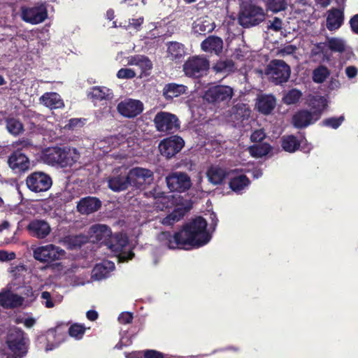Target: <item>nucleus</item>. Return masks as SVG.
<instances>
[{"label": "nucleus", "mask_w": 358, "mask_h": 358, "mask_svg": "<svg viewBox=\"0 0 358 358\" xmlns=\"http://www.w3.org/2000/svg\"><path fill=\"white\" fill-rule=\"evenodd\" d=\"M234 67V62L231 59L217 61L213 66V69L217 73L231 72Z\"/></svg>", "instance_id": "nucleus-45"}, {"label": "nucleus", "mask_w": 358, "mask_h": 358, "mask_svg": "<svg viewBox=\"0 0 358 358\" xmlns=\"http://www.w3.org/2000/svg\"><path fill=\"white\" fill-rule=\"evenodd\" d=\"M187 87L182 84L171 83L166 84L162 90V95L166 101L173 100V98L186 94Z\"/></svg>", "instance_id": "nucleus-28"}, {"label": "nucleus", "mask_w": 358, "mask_h": 358, "mask_svg": "<svg viewBox=\"0 0 358 358\" xmlns=\"http://www.w3.org/2000/svg\"><path fill=\"white\" fill-rule=\"evenodd\" d=\"M266 137V134L264 129H257L254 131L250 135V140L252 142L258 143L262 141Z\"/></svg>", "instance_id": "nucleus-53"}, {"label": "nucleus", "mask_w": 358, "mask_h": 358, "mask_svg": "<svg viewBox=\"0 0 358 358\" xmlns=\"http://www.w3.org/2000/svg\"><path fill=\"white\" fill-rule=\"evenodd\" d=\"M128 64L138 66L141 70V76L149 75V71L152 69V62L145 55H136L131 56L129 59Z\"/></svg>", "instance_id": "nucleus-30"}, {"label": "nucleus", "mask_w": 358, "mask_h": 358, "mask_svg": "<svg viewBox=\"0 0 358 358\" xmlns=\"http://www.w3.org/2000/svg\"><path fill=\"white\" fill-rule=\"evenodd\" d=\"M48 16L45 8L33 7L23 8L22 10V18L24 22L36 24L43 22Z\"/></svg>", "instance_id": "nucleus-19"}, {"label": "nucleus", "mask_w": 358, "mask_h": 358, "mask_svg": "<svg viewBox=\"0 0 358 358\" xmlns=\"http://www.w3.org/2000/svg\"><path fill=\"white\" fill-rule=\"evenodd\" d=\"M344 120L345 118L343 115H341L339 117H331L323 120L321 124L324 127L336 129L341 125Z\"/></svg>", "instance_id": "nucleus-49"}, {"label": "nucleus", "mask_w": 358, "mask_h": 358, "mask_svg": "<svg viewBox=\"0 0 358 358\" xmlns=\"http://www.w3.org/2000/svg\"><path fill=\"white\" fill-rule=\"evenodd\" d=\"M89 234L91 238H94L96 241L101 242L104 245L112 235L110 228L103 224H94L89 229Z\"/></svg>", "instance_id": "nucleus-23"}, {"label": "nucleus", "mask_w": 358, "mask_h": 358, "mask_svg": "<svg viewBox=\"0 0 358 358\" xmlns=\"http://www.w3.org/2000/svg\"><path fill=\"white\" fill-rule=\"evenodd\" d=\"M282 20L275 17L273 20H269L267 28L274 31H279L282 29Z\"/></svg>", "instance_id": "nucleus-52"}, {"label": "nucleus", "mask_w": 358, "mask_h": 358, "mask_svg": "<svg viewBox=\"0 0 358 358\" xmlns=\"http://www.w3.org/2000/svg\"><path fill=\"white\" fill-rule=\"evenodd\" d=\"M206 227V220L199 216L185 223L174 234L170 231L160 232L157 240L162 246L169 249H185L186 246L199 248L208 243L211 238Z\"/></svg>", "instance_id": "nucleus-1"}, {"label": "nucleus", "mask_w": 358, "mask_h": 358, "mask_svg": "<svg viewBox=\"0 0 358 358\" xmlns=\"http://www.w3.org/2000/svg\"><path fill=\"white\" fill-rule=\"evenodd\" d=\"M329 76V69L324 65H320L313 71L312 79L314 83L321 84L324 83Z\"/></svg>", "instance_id": "nucleus-39"}, {"label": "nucleus", "mask_w": 358, "mask_h": 358, "mask_svg": "<svg viewBox=\"0 0 358 358\" xmlns=\"http://www.w3.org/2000/svg\"><path fill=\"white\" fill-rule=\"evenodd\" d=\"M29 234L38 239L46 238L51 231L49 223L43 220L34 219L27 226Z\"/></svg>", "instance_id": "nucleus-17"}, {"label": "nucleus", "mask_w": 358, "mask_h": 358, "mask_svg": "<svg viewBox=\"0 0 358 358\" xmlns=\"http://www.w3.org/2000/svg\"><path fill=\"white\" fill-rule=\"evenodd\" d=\"M227 176V171L218 166H210L207 171L209 182L215 185H221Z\"/></svg>", "instance_id": "nucleus-34"}, {"label": "nucleus", "mask_w": 358, "mask_h": 358, "mask_svg": "<svg viewBox=\"0 0 358 358\" xmlns=\"http://www.w3.org/2000/svg\"><path fill=\"white\" fill-rule=\"evenodd\" d=\"M358 69L354 66H349L345 69V73L349 78H354L357 76Z\"/></svg>", "instance_id": "nucleus-61"}, {"label": "nucleus", "mask_w": 358, "mask_h": 358, "mask_svg": "<svg viewBox=\"0 0 358 358\" xmlns=\"http://www.w3.org/2000/svg\"><path fill=\"white\" fill-rule=\"evenodd\" d=\"M87 237L83 234L68 235L64 237V243L69 249L80 248L83 244L87 243Z\"/></svg>", "instance_id": "nucleus-38"}, {"label": "nucleus", "mask_w": 358, "mask_h": 358, "mask_svg": "<svg viewBox=\"0 0 358 358\" xmlns=\"http://www.w3.org/2000/svg\"><path fill=\"white\" fill-rule=\"evenodd\" d=\"M133 314L130 312L122 313L118 317V321L122 324H127L132 322Z\"/></svg>", "instance_id": "nucleus-54"}, {"label": "nucleus", "mask_w": 358, "mask_h": 358, "mask_svg": "<svg viewBox=\"0 0 358 358\" xmlns=\"http://www.w3.org/2000/svg\"><path fill=\"white\" fill-rule=\"evenodd\" d=\"M250 183V180L245 175H239L233 177L229 182V186L232 191L235 192H240Z\"/></svg>", "instance_id": "nucleus-37"}, {"label": "nucleus", "mask_w": 358, "mask_h": 358, "mask_svg": "<svg viewBox=\"0 0 358 358\" xmlns=\"http://www.w3.org/2000/svg\"><path fill=\"white\" fill-rule=\"evenodd\" d=\"M24 297L12 292L10 289L0 292V306L6 308H19L23 305Z\"/></svg>", "instance_id": "nucleus-20"}, {"label": "nucleus", "mask_w": 358, "mask_h": 358, "mask_svg": "<svg viewBox=\"0 0 358 358\" xmlns=\"http://www.w3.org/2000/svg\"><path fill=\"white\" fill-rule=\"evenodd\" d=\"M185 211L181 208H176L174 210L164 217L162 224L166 226H171L183 217Z\"/></svg>", "instance_id": "nucleus-41"}, {"label": "nucleus", "mask_w": 358, "mask_h": 358, "mask_svg": "<svg viewBox=\"0 0 358 358\" xmlns=\"http://www.w3.org/2000/svg\"><path fill=\"white\" fill-rule=\"evenodd\" d=\"M81 124V120L78 118H71L69 120L66 127L69 129H74L76 127L79 126Z\"/></svg>", "instance_id": "nucleus-62"}, {"label": "nucleus", "mask_w": 358, "mask_h": 358, "mask_svg": "<svg viewBox=\"0 0 358 358\" xmlns=\"http://www.w3.org/2000/svg\"><path fill=\"white\" fill-rule=\"evenodd\" d=\"M209 66V61L206 58L193 56L185 62L182 69L186 76L199 78L207 73Z\"/></svg>", "instance_id": "nucleus-7"}, {"label": "nucleus", "mask_w": 358, "mask_h": 358, "mask_svg": "<svg viewBox=\"0 0 358 358\" xmlns=\"http://www.w3.org/2000/svg\"><path fill=\"white\" fill-rule=\"evenodd\" d=\"M41 103L52 110L64 107L61 96L57 92H45L39 99Z\"/></svg>", "instance_id": "nucleus-27"}, {"label": "nucleus", "mask_w": 358, "mask_h": 358, "mask_svg": "<svg viewBox=\"0 0 358 358\" xmlns=\"http://www.w3.org/2000/svg\"><path fill=\"white\" fill-rule=\"evenodd\" d=\"M131 186L136 189H142L145 183L153 180V172L142 167H134L128 171Z\"/></svg>", "instance_id": "nucleus-14"}, {"label": "nucleus", "mask_w": 358, "mask_h": 358, "mask_svg": "<svg viewBox=\"0 0 358 358\" xmlns=\"http://www.w3.org/2000/svg\"><path fill=\"white\" fill-rule=\"evenodd\" d=\"M42 157L48 164L66 168L71 167L78 162L80 153L76 148L69 147H50L43 151Z\"/></svg>", "instance_id": "nucleus-2"}, {"label": "nucleus", "mask_w": 358, "mask_h": 358, "mask_svg": "<svg viewBox=\"0 0 358 358\" xmlns=\"http://www.w3.org/2000/svg\"><path fill=\"white\" fill-rule=\"evenodd\" d=\"M264 20V13L262 8L250 5L239 15L238 22L244 28L259 24Z\"/></svg>", "instance_id": "nucleus-9"}, {"label": "nucleus", "mask_w": 358, "mask_h": 358, "mask_svg": "<svg viewBox=\"0 0 358 358\" xmlns=\"http://www.w3.org/2000/svg\"><path fill=\"white\" fill-rule=\"evenodd\" d=\"M129 240L126 234L122 233H116L111 235L106 245L113 252L118 255L120 258L131 259L134 256L133 252L130 251L128 255H122V252L124 248L128 245Z\"/></svg>", "instance_id": "nucleus-15"}, {"label": "nucleus", "mask_w": 358, "mask_h": 358, "mask_svg": "<svg viewBox=\"0 0 358 358\" xmlns=\"http://www.w3.org/2000/svg\"><path fill=\"white\" fill-rule=\"evenodd\" d=\"M25 182L27 188L34 193L47 192L52 185L51 176L43 171H34L30 173Z\"/></svg>", "instance_id": "nucleus-8"}, {"label": "nucleus", "mask_w": 358, "mask_h": 358, "mask_svg": "<svg viewBox=\"0 0 358 358\" xmlns=\"http://www.w3.org/2000/svg\"><path fill=\"white\" fill-rule=\"evenodd\" d=\"M276 104L275 98L273 95H262L258 97L256 103L258 111L264 115L270 114Z\"/></svg>", "instance_id": "nucleus-31"}, {"label": "nucleus", "mask_w": 358, "mask_h": 358, "mask_svg": "<svg viewBox=\"0 0 358 358\" xmlns=\"http://www.w3.org/2000/svg\"><path fill=\"white\" fill-rule=\"evenodd\" d=\"M64 254V250L59 249V247L52 244H49L35 249L34 257L41 262L50 263L59 259Z\"/></svg>", "instance_id": "nucleus-13"}, {"label": "nucleus", "mask_w": 358, "mask_h": 358, "mask_svg": "<svg viewBox=\"0 0 358 358\" xmlns=\"http://www.w3.org/2000/svg\"><path fill=\"white\" fill-rule=\"evenodd\" d=\"M29 340L24 332L18 327L11 328L6 336L8 349L16 357L21 358L27 352Z\"/></svg>", "instance_id": "nucleus-3"}, {"label": "nucleus", "mask_w": 358, "mask_h": 358, "mask_svg": "<svg viewBox=\"0 0 358 358\" xmlns=\"http://www.w3.org/2000/svg\"><path fill=\"white\" fill-rule=\"evenodd\" d=\"M308 105L312 110L316 120H320L322 113L327 106V100L323 96H311L308 99Z\"/></svg>", "instance_id": "nucleus-26"}, {"label": "nucleus", "mask_w": 358, "mask_h": 358, "mask_svg": "<svg viewBox=\"0 0 358 358\" xmlns=\"http://www.w3.org/2000/svg\"><path fill=\"white\" fill-rule=\"evenodd\" d=\"M215 27V23L208 18L197 20L193 25L194 31L201 35L211 32Z\"/></svg>", "instance_id": "nucleus-35"}, {"label": "nucleus", "mask_w": 358, "mask_h": 358, "mask_svg": "<svg viewBox=\"0 0 358 358\" xmlns=\"http://www.w3.org/2000/svg\"><path fill=\"white\" fill-rule=\"evenodd\" d=\"M250 115V110L245 109L242 107L236 108V113H235V118L241 122L243 121Z\"/></svg>", "instance_id": "nucleus-55"}, {"label": "nucleus", "mask_w": 358, "mask_h": 358, "mask_svg": "<svg viewBox=\"0 0 358 358\" xmlns=\"http://www.w3.org/2000/svg\"><path fill=\"white\" fill-rule=\"evenodd\" d=\"M327 46L332 52H343L345 50L343 41L338 38H329Z\"/></svg>", "instance_id": "nucleus-48"}, {"label": "nucleus", "mask_w": 358, "mask_h": 358, "mask_svg": "<svg viewBox=\"0 0 358 358\" xmlns=\"http://www.w3.org/2000/svg\"><path fill=\"white\" fill-rule=\"evenodd\" d=\"M115 268V265L111 262L97 264L92 269V278L96 280H101L109 276L111 271Z\"/></svg>", "instance_id": "nucleus-32"}, {"label": "nucleus", "mask_w": 358, "mask_h": 358, "mask_svg": "<svg viewBox=\"0 0 358 358\" xmlns=\"http://www.w3.org/2000/svg\"><path fill=\"white\" fill-rule=\"evenodd\" d=\"M168 188L171 192H185L192 185L189 176L184 172H172L166 177Z\"/></svg>", "instance_id": "nucleus-11"}, {"label": "nucleus", "mask_w": 358, "mask_h": 358, "mask_svg": "<svg viewBox=\"0 0 358 358\" xmlns=\"http://www.w3.org/2000/svg\"><path fill=\"white\" fill-rule=\"evenodd\" d=\"M184 145L185 141L182 138L178 135H173L162 140L158 148L162 156L170 159L178 154Z\"/></svg>", "instance_id": "nucleus-10"}, {"label": "nucleus", "mask_w": 358, "mask_h": 358, "mask_svg": "<svg viewBox=\"0 0 358 358\" xmlns=\"http://www.w3.org/2000/svg\"><path fill=\"white\" fill-rule=\"evenodd\" d=\"M249 149L252 157H262L269 153L271 150V147L268 143H262L252 145Z\"/></svg>", "instance_id": "nucleus-43"}, {"label": "nucleus", "mask_w": 358, "mask_h": 358, "mask_svg": "<svg viewBox=\"0 0 358 358\" xmlns=\"http://www.w3.org/2000/svg\"><path fill=\"white\" fill-rule=\"evenodd\" d=\"M203 51L219 55L223 50V41L220 37L209 36L201 43Z\"/></svg>", "instance_id": "nucleus-24"}, {"label": "nucleus", "mask_w": 358, "mask_h": 358, "mask_svg": "<svg viewBox=\"0 0 358 358\" xmlns=\"http://www.w3.org/2000/svg\"><path fill=\"white\" fill-rule=\"evenodd\" d=\"M6 123L8 131L13 136H18L24 131L23 124L16 118H8Z\"/></svg>", "instance_id": "nucleus-40"}, {"label": "nucleus", "mask_w": 358, "mask_h": 358, "mask_svg": "<svg viewBox=\"0 0 358 358\" xmlns=\"http://www.w3.org/2000/svg\"><path fill=\"white\" fill-rule=\"evenodd\" d=\"M301 143L295 136L287 135L282 138L281 146L285 151L292 153L300 148Z\"/></svg>", "instance_id": "nucleus-36"}, {"label": "nucleus", "mask_w": 358, "mask_h": 358, "mask_svg": "<svg viewBox=\"0 0 358 358\" xmlns=\"http://www.w3.org/2000/svg\"><path fill=\"white\" fill-rule=\"evenodd\" d=\"M302 92L297 89L289 90L283 96V102L287 105L295 104L299 101Z\"/></svg>", "instance_id": "nucleus-44"}, {"label": "nucleus", "mask_w": 358, "mask_h": 358, "mask_svg": "<svg viewBox=\"0 0 358 358\" xmlns=\"http://www.w3.org/2000/svg\"><path fill=\"white\" fill-rule=\"evenodd\" d=\"M350 26L354 34H358V14L354 15L350 20Z\"/></svg>", "instance_id": "nucleus-58"}, {"label": "nucleus", "mask_w": 358, "mask_h": 358, "mask_svg": "<svg viewBox=\"0 0 358 358\" xmlns=\"http://www.w3.org/2000/svg\"><path fill=\"white\" fill-rule=\"evenodd\" d=\"M108 89L103 87H93L92 91L88 94V97L94 101H102L109 99V94H107Z\"/></svg>", "instance_id": "nucleus-42"}, {"label": "nucleus", "mask_w": 358, "mask_h": 358, "mask_svg": "<svg viewBox=\"0 0 358 358\" xmlns=\"http://www.w3.org/2000/svg\"><path fill=\"white\" fill-rule=\"evenodd\" d=\"M128 173L113 172L108 179V187L115 192L127 190L131 186Z\"/></svg>", "instance_id": "nucleus-18"}, {"label": "nucleus", "mask_w": 358, "mask_h": 358, "mask_svg": "<svg viewBox=\"0 0 358 358\" xmlns=\"http://www.w3.org/2000/svg\"><path fill=\"white\" fill-rule=\"evenodd\" d=\"M87 318L90 321H95L98 318V313L94 310H90L86 313Z\"/></svg>", "instance_id": "nucleus-64"}, {"label": "nucleus", "mask_w": 358, "mask_h": 358, "mask_svg": "<svg viewBox=\"0 0 358 358\" xmlns=\"http://www.w3.org/2000/svg\"><path fill=\"white\" fill-rule=\"evenodd\" d=\"M233 89L229 86L217 85L210 87L204 94L203 98L208 102L218 103L228 102L233 96Z\"/></svg>", "instance_id": "nucleus-12"}, {"label": "nucleus", "mask_w": 358, "mask_h": 358, "mask_svg": "<svg viewBox=\"0 0 358 358\" xmlns=\"http://www.w3.org/2000/svg\"><path fill=\"white\" fill-rule=\"evenodd\" d=\"M167 54L172 61L179 62L186 55L185 45L178 41H169L166 43Z\"/></svg>", "instance_id": "nucleus-29"}, {"label": "nucleus", "mask_w": 358, "mask_h": 358, "mask_svg": "<svg viewBox=\"0 0 358 358\" xmlns=\"http://www.w3.org/2000/svg\"><path fill=\"white\" fill-rule=\"evenodd\" d=\"M343 10L339 8H333L328 11L326 26L329 31L338 29L343 24Z\"/></svg>", "instance_id": "nucleus-25"}, {"label": "nucleus", "mask_w": 358, "mask_h": 358, "mask_svg": "<svg viewBox=\"0 0 358 358\" xmlns=\"http://www.w3.org/2000/svg\"><path fill=\"white\" fill-rule=\"evenodd\" d=\"M266 74L275 85H282L290 78V66L283 60L273 59L267 65Z\"/></svg>", "instance_id": "nucleus-4"}, {"label": "nucleus", "mask_w": 358, "mask_h": 358, "mask_svg": "<svg viewBox=\"0 0 358 358\" xmlns=\"http://www.w3.org/2000/svg\"><path fill=\"white\" fill-rule=\"evenodd\" d=\"M20 293L23 296L22 297L26 298L27 301L31 303L34 301L38 293L37 291H34L31 285H24L20 287Z\"/></svg>", "instance_id": "nucleus-50"}, {"label": "nucleus", "mask_w": 358, "mask_h": 358, "mask_svg": "<svg viewBox=\"0 0 358 358\" xmlns=\"http://www.w3.org/2000/svg\"><path fill=\"white\" fill-rule=\"evenodd\" d=\"M144 22L143 17L132 18L129 20V24L135 29L138 30Z\"/></svg>", "instance_id": "nucleus-60"}, {"label": "nucleus", "mask_w": 358, "mask_h": 358, "mask_svg": "<svg viewBox=\"0 0 358 358\" xmlns=\"http://www.w3.org/2000/svg\"><path fill=\"white\" fill-rule=\"evenodd\" d=\"M324 45L322 43H317L312 50V55H317L324 52Z\"/></svg>", "instance_id": "nucleus-63"}, {"label": "nucleus", "mask_w": 358, "mask_h": 358, "mask_svg": "<svg viewBox=\"0 0 358 358\" xmlns=\"http://www.w3.org/2000/svg\"><path fill=\"white\" fill-rule=\"evenodd\" d=\"M117 77L120 79H131L136 77V73L131 69L122 68L117 71Z\"/></svg>", "instance_id": "nucleus-51"}, {"label": "nucleus", "mask_w": 358, "mask_h": 358, "mask_svg": "<svg viewBox=\"0 0 358 358\" xmlns=\"http://www.w3.org/2000/svg\"><path fill=\"white\" fill-rule=\"evenodd\" d=\"M15 258V254L14 252H8L4 250H0V261H10Z\"/></svg>", "instance_id": "nucleus-59"}, {"label": "nucleus", "mask_w": 358, "mask_h": 358, "mask_svg": "<svg viewBox=\"0 0 358 358\" xmlns=\"http://www.w3.org/2000/svg\"><path fill=\"white\" fill-rule=\"evenodd\" d=\"M117 109L122 116L131 118L142 113L143 104L139 100L128 99L119 103Z\"/></svg>", "instance_id": "nucleus-16"}, {"label": "nucleus", "mask_w": 358, "mask_h": 358, "mask_svg": "<svg viewBox=\"0 0 358 358\" xmlns=\"http://www.w3.org/2000/svg\"><path fill=\"white\" fill-rule=\"evenodd\" d=\"M27 150V147L22 146L13 150L8 157V167L16 174H24L31 169V161Z\"/></svg>", "instance_id": "nucleus-6"}, {"label": "nucleus", "mask_w": 358, "mask_h": 358, "mask_svg": "<svg viewBox=\"0 0 358 358\" xmlns=\"http://www.w3.org/2000/svg\"><path fill=\"white\" fill-rule=\"evenodd\" d=\"M85 331V327L83 324L78 323H74L71 324L68 330L69 336L76 338V340H80L83 338Z\"/></svg>", "instance_id": "nucleus-46"}, {"label": "nucleus", "mask_w": 358, "mask_h": 358, "mask_svg": "<svg viewBox=\"0 0 358 358\" xmlns=\"http://www.w3.org/2000/svg\"><path fill=\"white\" fill-rule=\"evenodd\" d=\"M101 206V201L96 197L82 198L77 204V210L83 215H89L97 211Z\"/></svg>", "instance_id": "nucleus-22"}, {"label": "nucleus", "mask_w": 358, "mask_h": 358, "mask_svg": "<svg viewBox=\"0 0 358 358\" xmlns=\"http://www.w3.org/2000/svg\"><path fill=\"white\" fill-rule=\"evenodd\" d=\"M41 298L45 300V306L46 308H50L54 307L55 303L51 299V294L49 292H43L41 294Z\"/></svg>", "instance_id": "nucleus-57"}, {"label": "nucleus", "mask_w": 358, "mask_h": 358, "mask_svg": "<svg viewBox=\"0 0 358 358\" xmlns=\"http://www.w3.org/2000/svg\"><path fill=\"white\" fill-rule=\"evenodd\" d=\"M317 120L313 114L307 109L299 110L292 116V124L296 129L306 128Z\"/></svg>", "instance_id": "nucleus-21"}, {"label": "nucleus", "mask_w": 358, "mask_h": 358, "mask_svg": "<svg viewBox=\"0 0 358 358\" xmlns=\"http://www.w3.org/2000/svg\"><path fill=\"white\" fill-rule=\"evenodd\" d=\"M287 0H268L267 8L273 13H278L287 9Z\"/></svg>", "instance_id": "nucleus-47"}, {"label": "nucleus", "mask_w": 358, "mask_h": 358, "mask_svg": "<svg viewBox=\"0 0 358 358\" xmlns=\"http://www.w3.org/2000/svg\"><path fill=\"white\" fill-rule=\"evenodd\" d=\"M164 355L155 350H146L143 351V358H164Z\"/></svg>", "instance_id": "nucleus-56"}, {"label": "nucleus", "mask_w": 358, "mask_h": 358, "mask_svg": "<svg viewBox=\"0 0 358 358\" xmlns=\"http://www.w3.org/2000/svg\"><path fill=\"white\" fill-rule=\"evenodd\" d=\"M67 324H62L57 325L55 328H52L48 329L45 334L38 336L37 340L40 343H45V350H52L56 348L57 345L52 343H50L51 340L55 338L56 336V334L58 331L60 330L63 327H66Z\"/></svg>", "instance_id": "nucleus-33"}, {"label": "nucleus", "mask_w": 358, "mask_h": 358, "mask_svg": "<svg viewBox=\"0 0 358 358\" xmlns=\"http://www.w3.org/2000/svg\"><path fill=\"white\" fill-rule=\"evenodd\" d=\"M153 122L157 131L167 134L176 132L180 127L178 117L175 114L166 111L158 112Z\"/></svg>", "instance_id": "nucleus-5"}]
</instances>
